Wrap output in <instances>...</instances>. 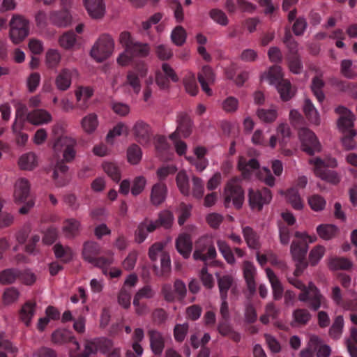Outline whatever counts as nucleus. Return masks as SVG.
Instances as JSON below:
<instances>
[{"label":"nucleus","mask_w":357,"mask_h":357,"mask_svg":"<svg viewBox=\"0 0 357 357\" xmlns=\"http://www.w3.org/2000/svg\"><path fill=\"white\" fill-rule=\"evenodd\" d=\"M176 185L181 193L184 196L190 195L189 178L184 171H180L176 177Z\"/></svg>","instance_id":"nucleus-38"},{"label":"nucleus","mask_w":357,"mask_h":357,"mask_svg":"<svg viewBox=\"0 0 357 357\" xmlns=\"http://www.w3.org/2000/svg\"><path fill=\"white\" fill-rule=\"evenodd\" d=\"M352 266L351 262L344 257L332 259L329 263V267L332 270H348Z\"/></svg>","instance_id":"nucleus-60"},{"label":"nucleus","mask_w":357,"mask_h":357,"mask_svg":"<svg viewBox=\"0 0 357 357\" xmlns=\"http://www.w3.org/2000/svg\"><path fill=\"white\" fill-rule=\"evenodd\" d=\"M256 268L254 264L250 261H245L243 263V275L246 281L248 288L250 292H255L256 289V283L255 280V275Z\"/></svg>","instance_id":"nucleus-26"},{"label":"nucleus","mask_w":357,"mask_h":357,"mask_svg":"<svg viewBox=\"0 0 357 357\" xmlns=\"http://www.w3.org/2000/svg\"><path fill=\"white\" fill-rule=\"evenodd\" d=\"M192 195L196 199H202L204 193V184L202 178L193 176L192 178Z\"/></svg>","instance_id":"nucleus-56"},{"label":"nucleus","mask_w":357,"mask_h":357,"mask_svg":"<svg viewBox=\"0 0 357 357\" xmlns=\"http://www.w3.org/2000/svg\"><path fill=\"white\" fill-rule=\"evenodd\" d=\"M198 81L201 84L202 90L208 95H212V91L208 85L215 82V75L213 70L208 66L202 67L201 71L198 73Z\"/></svg>","instance_id":"nucleus-19"},{"label":"nucleus","mask_w":357,"mask_h":357,"mask_svg":"<svg viewBox=\"0 0 357 357\" xmlns=\"http://www.w3.org/2000/svg\"><path fill=\"white\" fill-rule=\"evenodd\" d=\"M18 165L22 169H33L37 165L36 155L32 152L23 154L19 159Z\"/></svg>","instance_id":"nucleus-41"},{"label":"nucleus","mask_w":357,"mask_h":357,"mask_svg":"<svg viewBox=\"0 0 357 357\" xmlns=\"http://www.w3.org/2000/svg\"><path fill=\"white\" fill-rule=\"evenodd\" d=\"M243 234L248 247L252 249H258L259 248V236L250 227H244L243 228Z\"/></svg>","instance_id":"nucleus-37"},{"label":"nucleus","mask_w":357,"mask_h":357,"mask_svg":"<svg viewBox=\"0 0 357 357\" xmlns=\"http://www.w3.org/2000/svg\"><path fill=\"white\" fill-rule=\"evenodd\" d=\"M308 204L313 211H319L324 208L326 201L321 196L314 195L308 198Z\"/></svg>","instance_id":"nucleus-64"},{"label":"nucleus","mask_w":357,"mask_h":357,"mask_svg":"<svg viewBox=\"0 0 357 357\" xmlns=\"http://www.w3.org/2000/svg\"><path fill=\"white\" fill-rule=\"evenodd\" d=\"M350 333L351 340L347 341V350L351 357H357V328L352 327Z\"/></svg>","instance_id":"nucleus-57"},{"label":"nucleus","mask_w":357,"mask_h":357,"mask_svg":"<svg viewBox=\"0 0 357 357\" xmlns=\"http://www.w3.org/2000/svg\"><path fill=\"white\" fill-rule=\"evenodd\" d=\"M302 150L309 155H314L321 150V144L315 134L308 128H303L298 131Z\"/></svg>","instance_id":"nucleus-9"},{"label":"nucleus","mask_w":357,"mask_h":357,"mask_svg":"<svg viewBox=\"0 0 357 357\" xmlns=\"http://www.w3.org/2000/svg\"><path fill=\"white\" fill-rule=\"evenodd\" d=\"M93 91L90 87H81L75 92L78 107L82 109H86L87 100L93 96Z\"/></svg>","instance_id":"nucleus-34"},{"label":"nucleus","mask_w":357,"mask_h":357,"mask_svg":"<svg viewBox=\"0 0 357 357\" xmlns=\"http://www.w3.org/2000/svg\"><path fill=\"white\" fill-rule=\"evenodd\" d=\"M3 351L16 354L18 352V348L13 345L10 341L3 338V337L0 335V357H8Z\"/></svg>","instance_id":"nucleus-59"},{"label":"nucleus","mask_w":357,"mask_h":357,"mask_svg":"<svg viewBox=\"0 0 357 357\" xmlns=\"http://www.w3.org/2000/svg\"><path fill=\"white\" fill-rule=\"evenodd\" d=\"M192 257L195 260H199L204 263L208 260L215 259L217 252L212 238L207 236L199 238L195 243Z\"/></svg>","instance_id":"nucleus-6"},{"label":"nucleus","mask_w":357,"mask_h":357,"mask_svg":"<svg viewBox=\"0 0 357 357\" xmlns=\"http://www.w3.org/2000/svg\"><path fill=\"white\" fill-rule=\"evenodd\" d=\"M128 161L132 164H137L142 158V151L139 146L135 144H132L127 151Z\"/></svg>","instance_id":"nucleus-62"},{"label":"nucleus","mask_w":357,"mask_h":357,"mask_svg":"<svg viewBox=\"0 0 357 357\" xmlns=\"http://www.w3.org/2000/svg\"><path fill=\"white\" fill-rule=\"evenodd\" d=\"M52 341L55 344H63L68 342H73L79 347V343L69 331L56 330L52 335Z\"/></svg>","instance_id":"nucleus-33"},{"label":"nucleus","mask_w":357,"mask_h":357,"mask_svg":"<svg viewBox=\"0 0 357 357\" xmlns=\"http://www.w3.org/2000/svg\"><path fill=\"white\" fill-rule=\"evenodd\" d=\"M186 31L181 26H176L171 33V40L177 46L183 45L186 40Z\"/></svg>","instance_id":"nucleus-47"},{"label":"nucleus","mask_w":357,"mask_h":357,"mask_svg":"<svg viewBox=\"0 0 357 357\" xmlns=\"http://www.w3.org/2000/svg\"><path fill=\"white\" fill-rule=\"evenodd\" d=\"M344 326V318L342 315H337L335 317L333 322L328 331L329 336L335 340H339L343 332Z\"/></svg>","instance_id":"nucleus-30"},{"label":"nucleus","mask_w":357,"mask_h":357,"mask_svg":"<svg viewBox=\"0 0 357 357\" xmlns=\"http://www.w3.org/2000/svg\"><path fill=\"white\" fill-rule=\"evenodd\" d=\"M81 125L86 132L89 134L93 132L98 125L97 115L94 113L86 115L82 119Z\"/></svg>","instance_id":"nucleus-40"},{"label":"nucleus","mask_w":357,"mask_h":357,"mask_svg":"<svg viewBox=\"0 0 357 357\" xmlns=\"http://www.w3.org/2000/svg\"><path fill=\"white\" fill-rule=\"evenodd\" d=\"M30 194V183L24 178H19L15 183L14 199L18 204L25 202Z\"/></svg>","instance_id":"nucleus-18"},{"label":"nucleus","mask_w":357,"mask_h":357,"mask_svg":"<svg viewBox=\"0 0 357 357\" xmlns=\"http://www.w3.org/2000/svg\"><path fill=\"white\" fill-rule=\"evenodd\" d=\"M209 17L217 24L226 26L229 23V20L226 14L220 9L213 8L208 13Z\"/></svg>","instance_id":"nucleus-58"},{"label":"nucleus","mask_w":357,"mask_h":357,"mask_svg":"<svg viewBox=\"0 0 357 357\" xmlns=\"http://www.w3.org/2000/svg\"><path fill=\"white\" fill-rule=\"evenodd\" d=\"M167 188L162 182H159L153 185L150 200L153 205L159 206L162 204L167 197Z\"/></svg>","instance_id":"nucleus-23"},{"label":"nucleus","mask_w":357,"mask_h":357,"mask_svg":"<svg viewBox=\"0 0 357 357\" xmlns=\"http://www.w3.org/2000/svg\"><path fill=\"white\" fill-rule=\"evenodd\" d=\"M56 258L59 259L61 262L66 264L73 259V251L69 247H63L60 243H56L53 247Z\"/></svg>","instance_id":"nucleus-35"},{"label":"nucleus","mask_w":357,"mask_h":357,"mask_svg":"<svg viewBox=\"0 0 357 357\" xmlns=\"http://www.w3.org/2000/svg\"><path fill=\"white\" fill-rule=\"evenodd\" d=\"M146 75V69L144 66H140L136 70H129L126 75V80L124 86H130L135 94H139L141 91L140 77Z\"/></svg>","instance_id":"nucleus-14"},{"label":"nucleus","mask_w":357,"mask_h":357,"mask_svg":"<svg viewBox=\"0 0 357 357\" xmlns=\"http://www.w3.org/2000/svg\"><path fill=\"white\" fill-rule=\"evenodd\" d=\"M242 179L234 176L229 179L224 189V205L230 207L232 204L236 209H240L244 202V190L241 186Z\"/></svg>","instance_id":"nucleus-5"},{"label":"nucleus","mask_w":357,"mask_h":357,"mask_svg":"<svg viewBox=\"0 0 357 357\" xmlns=\"http://www.w3.org/2000/svg\"><path fill=\"white\" fill-rule=\"evenodd\" d=\"M114 42L108 34L99 37L91 50V56L98 62H102L109 58L113 52Z\"/></svg>","instance_id":"nucleus-8"},{"label":"nucleus","mask_w":357,"mask_h":357,"mask_svg":"<svg viewBox=\"0 0 357 357\" xmlns=\"http://www.w3.org/2000/svg\"><path fill=\"white\" fill-rule=\"evenodd\" d=\"M233 279L229 275H224L218 278V287L221 298H227V291L231 287Z\"/></svg>","instance_id":"nucleus-55"},{"label":"nucleus","mask_w":357,"mask_h":357,"mask_svg":"<svg viewBox=\"0 0 357 357\" xmlns=\"http://www.w3.org/2000/svg\"><path fill=\"white\" fill-rule=\"evenodd\" d=\"M217 245L219 251L222 255L224 259L226 260V261L231 265H233L236 262V259L234 255V253L230 248V246L228 245L227 242L222 240H218L217 241Z\"/></svg>","instance_id":"nucleus-42"},{"label":"nucleus","mask_w":357,"mask_h":357,"mask_svg":"<svg viewBox=\"0 0 357 357\" xmlns=\"http://www.w3.org/2000/svg\"><path fill=\"white\" fill-rule=\"evenodd\" d=\"M86 350L89 353L96 354L100 351L102 354H107L112 351L113 342L105 337L95 338L93 340H86Z\"/></svg>","instance_id":"nucleus-13"},{"label":"nucleus","mask_w":357,"mask_h":357,"mask_svg":"<svg viewBox=\"0 0 357 357\" xmlns=\"http://www.w3.org/2000/svg\"><path fill=\"white\" fill-rule=\"evenodd\" d=\"M176 248L185 259H188L192 250V243L189 234H182L176 240Z\"/></svg>","instance_id":"nucleus-22"},{"label":"nucleus","mask_w":357,"mask_h":357,"mask_svg":"<svg viewBox=\"0 0 357 357\" xmlns=\"http://www.w3.org/2000/svg\"><path fill=\"white\" fill-rule=\"evenodd\" d=\"M105 173L115 182L121 180V172L118 166L113 162H106L102 165Z\"/></svg>","instance_id":"nucleus-54"},{"label":"nucleus","mask_w":357,"mask_h":357,"mask_svg":"<svg viewBox=\"0 0 357 357\" xmlns=\"http://www.w3.org/2000/svg\"><path fill=\"white\" fill-rule=\"evenodd\" d=\"M100 253V248L98 243L94 241H87L84 243L82 256L85 261L91 264L96 267L102 269L104 275L107 274V266H110L113 263V257H98Z\"/></svg>","instance_id":"nucleus-4"},{"label":"nucleus","mask_w":357,"mask_h":357,"mask_svg":"<svg viewBox=\"0 0 357 357\" xmlns=\"http://www.w3.org/2000/svg\"><path fill=\"white\" fill-rule=\"evenodd\" d=\"M296 239L292 241L290 251L294 259L296 261V268L294 272V276L301 275L307 267L306 255L308 250L307 241L314 242L316 237L312 238L299 231L295 233Z\"/></svg>","instance_id":"nucleus-2"},{"label":"nucleus","mask_w":357,"mask_h":357,"mask_svg":"<svg viewBox=\"0 0 357 357\" xmlns=\"http://www.w3.org/2000/svg\"><path fill=\"white\" fill-rule=\"evenodd\" d=\"M49 20L55 26L65 27L70 24L71 15L67 8L53 10L50 13Z\"/></svg>","instance_id":"nucleus-21"},{"label":"nucleus","mask_w":357,"mask_h":357,"mask_svg":"<svg viewBox=\"0 0 357 357\" xmlns=\"http://www.w3.org/2000/svg\"><path fill=\"white\" fill-rule=\"evenodd\" d=\"M36 303L31 301H27L22 307L20 312L21 320L26 325L29 326L31 320L35 313Z\"/></svg>","instance_id":"nucleus-39"},{"label":"nucleus","mask_w":357,"mask_h":357,"mask_svg":"<svg viewBox=\"0 0 357 357\" xmlns=\"http://www.w3.org/2000/svg\"><path fill=\"white\" fill-rule=\"evenodd\" d=\"M298 300L307 303V307L313 310L317 311L321 307H328V301L320 291H316L314 293H300Z\"/></svg>","instance_id":"nucleus-11"},{"label":"nucleus","mask_w":357,"mask_h":357,"mask_svg":"<svg viewBox=\"0 0 357 357\" xmlns=\"http://www.w3.org/2000/svg\"><path fill=\"white\" fill-rule=\"evenodd\" d=\"M148 336L150 341V348L153 354L160 356L165 348V339L163 335L158 331L149 330Z\"/></svg>","instance_id":"nucleus-17"},{"label":"nucleus","mask_w":357,"mask_h":357,"mask_svg":"<svg viewBox=\"0 0 357 357\" xmlns=\"http://www.w3.org/2000/svg\"><path fill=\"white\" fill-rule=\"evenodd\" d=\"M335 112L340 115L337 121L338 128L344 135L342 139V145L347 150L353 149L355 147L354 137L356 135V131L353 129L355 116L351 111L342 106L337 107Z\"/></svg>","instance_id":"nucleus-3"},{"label":"nucleus","mask_w":357,"mask_h":357,"mask_svg":"<svg viewBox=\"0 0 357 357\" xmlns=\"http://www.w3.org/2000/svg\"><path fill=\"white\" fill-rule=\"evenodd\" d=\"M77 36L73 31L64 33L59 39V43L64 49H71L75 45Z\"/></svg>","instance_id":"nucleus-50"},{"label":"nucleus","mask_w":357,"mask_h":357,"mask_svg":"<svg viewBox=\"0 0 357 357\" xmlns=\"http://www.w3.org/2000/svg\"><path fill=\"white\" fill-rule=\"evenodd\" d=\"M183 84L186 91L191 96H195L198 92V86L194 73H189L183 79Z\"/></svg>","instance_id":"nucleus-48"},{"label":"nucleus","mask_w":357,"mask_h":357,"mask_svg":"<svg viewBox=\"0 0 357 357\" xmlns=\"http://www.w3.org/2000/svg\"><path fill=\"white\" fill-rule=\"evenodd\" d=\"M128 128L123 123H119L111 130L107 135V141L112 142L113 139L116 136H120L123 133L128 135Z\"/></svg>","instance_id":"nucleus-63"},{"label":"nucleus","mask_w":357,"mask_h":357,"mask_svg":"<svg viewBox=\"0 0 357 357\" xmlns=\"http://www.w3.org/2000/svg\"><path fill=\"white\" fill-rule=\"evenodd\" d=\"M158 227V224L153 222V220L149 218H145L141 222L135 231V239L138 243H142L146 238L148 234L153 232Z\"/></svg>","instance_id":"nucleus-15"},{"label":"nucleus","mask_w":357,"mask_h":357,"mask_svg":"<svg viewBox=\"0 0 357 357\" xmlns=\"http://www.w3.org/2000/svg\"><path fill=\"white\" fill-rule=\"evenodd\" d=\"M286 198L288 203H289L295 210H301L303 208V203L296 188H291L287 190Z\"/></svg>","instance_id":"nucleus-36"},{"label":"nucleus","mask_w":357,"mask_h":357,"mask_svg":"<svg viewBox=\"0 0 357 357\" xmlns=\"http://www.w3.org/2000/svg\"><path fill=\"white\" fill-rule=\"evenodd\" d=\"M303 112L308 121L315 125H319L320 119L319 113L310 99H305L303 105Z\"/></svg>","instance_id":"nucleus-31"},{"label":"nucleus","mask_w":357,"mask_h":357,"mask_svg":"<svg viewBox=\"0 0 357 357\" xmlns=\"http://www.w3.org/2000/svg\"><path fill=\"white\" fill-rule=\"evenodd\" d=\"M237 167L241 172L243 178H249L252 172L259 169V163L255 158L247 160L243 156H240L238 160Z\"/></svg>","instance_id":"nucleus-20"},{"label":"nucleus","mask_w":357,"mask_h":357,"mask_svg":"<svg viewBox=\"0 0 357 357\" xmlns=\"http://www.w3.org/2000/svg\"><path fill=\"white\" fill-rule=\"evenodd\" d=\"M174 220L172 213L168 210L163 211L159 213L158 219L153 222L158 224V227L162 226L165 228H169Z\"/></svg>","instance_id":"nucleus-61"},{"label":"nucleus","mask_w":357,"mask_h":357,"mask_svg":"<svg viewBox=\"0 0 357 357\" xmlns=\"http://www.w3.org/2000/svg\"><path fill=\"white\" fill-rule=\"evenodd\" d=\"M72 71L64 68L59 73L56 78V86L61 91L67 90L71 84Z\"/></svg>","instance_id":"nucleus-27"},{"label":"nucleus","mask_w":357,"mask_h":357,"mask_svg":"<svg viewBox=\"0 0 357 357\" xmlns=\"http://www.w3.org/2000/svg\"><path fill=\"white\" fill-rule=\"evenodd\" d=\"M324 82L320 77H315L313 78L311 89L314 96L317 98V100L319 102H322L325 98L324 94L322 91V88L324 87Z\"/></svg>","instance_id":"nucleus-53"},{"label":"nucleus","mask_w":357,"mask_h":357,"mask_svg":"<svg viewBox=\"0 0 357 357\" xmlns=\"http://www.w3.org/2000/svg\"><path fill=\"white\" fill-rule=\"evenodd\" d=\"M76 146V139L68 136H61L57 138L54 144L55 151L63 150V160L56 162L53 172V178L57 187H63L69 182V178L67 175L68 167L65 164V162H71L75 158L76 155L75 148Z\"/></svg>","instance_id":"nucleus-1"},{"label":"nucleus","mask_w":357,"mask_h":357,"mask_svg":"<svg viewBox=\"0 0 357 357\" xmlns=\"http://www.w3.org/2000/svg\"><path fill=\"white\" fill-rule=\"evenodd\" d=\"M283 75L282 73V68L278 66H273L269 68V70L267 74V79L270 84L272 85H278L282 80H284L282 78Z\"/></svg>","instance_id":"nucleus-49"},{"label":"nucleus","mask_w":357,"mask_h":357,"mask_svg":"<svg viewBox=\"0 0 357 357\" xmlns=\"http://www.w3.org/2000/svg\"><path fill=\"white\" fill-rule=\"evenodd\" d=\"M266 273L267 278H268V280L271 284L273 298L276 301L281 299L284 292L283 287L281 282H280L275 273L271 268H266Z\"/></svg>","instance_id":"nucleus-25"},{"label":"nucleus","mask_w":357,"mask_h":357,"mask_svg":"<svg viewBox=\"0 0 357 357\" xmlns=\"http://www.w3.org/2000/svg\"><path fill=\"white\" fill-rule=\"evenodd\" d=\"M132 133L135 140L140 144L148 145L152 137L151 129L149 124L143 121H137L132 127Z\"/></svg>","instance_id":"nucleus-12"},{"label":"nucleus","mask_w":357,"mask_h":357,"mask_svg":"<svg viewBox=\"0 0 357 357\" xmlns=\"http://www.w3.org/2000/svg\"><path fill=\"white\" fill-rule=\"evenodd\" d=\"M19 277V270L17 268H7L0 272V283L9 284L15 282Z\"/></svg>","instance_id":"nucleus-44"},{"label":"nucleus","mask_w":357,"mask_h":357,"mask_svg":"<svg viewBox=\"0 0 357 357\" xmlns=\"http://www.w3.org/2000/svg\"><path fill=\"white\" fill-rule=\"evenodd\" d=\"M80 222L75 219H68L63 222V231L66 238H72L77 236L79 231Z\"/></svg>","instance_id":"nucleus-32"},{"label":"nucleus","mask_w":357,"mask_h":357,"mask_svg":"<svg viewBox=\"0 0 357 357\" xmlns=\"http://www.w3.org/2000/svg\"><path fill=\"white\" fill-rule=\"evenodd\" d=\"M276 87L282 100L287 101L292 97L291 85L289 81L287 79L282 80L280 83L276 85Z\"/></svg>","instance_id":"nucleus-52"},{"label":"nucleus","mask_w":357,"mask_h":357,"mask_svg":"<svg viewBox=\"0 0 357 357\" xmlns=\"http://www.w3.org/2000/svg\"><path fill=\"white\" fill-rule=\"evenodd\" d=\"M314 173L322 180H325L333 184H337L340 181L338 174L335 172L328 169H320V167H319L318 169L314 170Z\"/></svg>","instance_id":"nucleus-43"},{"label":"nucleus","mask_w":357,"mask_h":357,"mask_svg":"<svg viewBox=\"0 0 357 357\" xmlns=\"http://www.w3.org/2000/svg\"><path fill=\"white\" fill-rule=\"evenodd\" d=\"M293 318L294 321L300 325H306L311 319L312 315L308 310L305 308H298L293 312Z\"/></svg>","instance_id":"nucleus-45"},{"label":"nucleus","mask_w":357,"mask_h":357,"mask_svg":"<svg viewBox=\"0 0 357 357\" xmlns=\"http://www.w3.org/2000/svg\"><path fill=\"white\" fill-rule=\"evenodd\" d=\"M26 119L33 126H41L50 123L52 120V116L45 109H35L27 114Z\"/></svg>","instance_id":"nucleus-16"},{"label":"nucleus","mask_w":357,"mask_h":357,"mask_svg":"<svg viewBox=\"0 0 357 357\" xmlns=\"http://www.w3.org/2000/svg\"><path fill=\"white\" fill-rule=\"evenodd\" d=\"M178 122V125L175 131L178 133V137L181 135L183 137H188L191 132L192 122L190 117L186 114H181Z\"/></svg>","instance_id":"nucleus-28"},{"label":"nucleus","mask_w":357,"mask_h":357,"mask_svg":"<svg viewBox=\"0 0 357 357\" xmlns=\"http://www.w3.org/2000/svg\"><path fill=\"white\" fill-rule=\"evenodd\" d=\"M310 162L314 165V171L320 169H328V167H335L337 166V160L334 158H327L324 160L320 158H315L310 160Z\"/></svg>","instance_id":"nucleus-46"},{"label":"nucleus","mask_w":357,"mask_h":357,"mask_svg":"<svg viewBox=\"0 0 357 357\" xmlns=\"http://www.w3.org/2000/svg\"><path fill=\"white\" fill-rule=\"evenodd\" d=\"M150 52V47L147 43H142L135 41L134 43L128 47L126 53L131 57H145L148 56Z\"/></svg>","instance_id":"nucleus-29"},{"label":"nucleus","mask_w":357,"mask_h":357,"mask_svg":"<svg viewBox=\"0 0 357 357\" xmlns=\"http://www.w3.org/2000/svg\"><path fill=\"white\" fill-rule=\"evenodd\" d=\"M337 230V227L333 225H321L317 228L319 236L325 240L331 239L335 236Z\"/></svg>","instance_id":"nucleus-51"},{"label":"nucleus","mask_w":357,"mask_h":357,"mask_svg":"<svg viewBox=\"0 0 357 357\" xmlns=\"http://www.w3.org/2000/svg\"><path fill=\"white\" fill-rule=\"evenodd\" d=\"M86 9L93 18H100L105 13L103 0H83Z\"/></svg>","instance_id":"nucleus-24"},{"label":"nucleus","mask_w":357,"mask_h":357,"mask_svg":"<svg viewBox=\"0 0 357 357\" xmlns=\"http://www.w3.org/2000/svg\"><path fill=\"white\" fill-rule=\"evenodd\" d=\"M271 199V191L266 188L261 190L250 189L248 191L249 205L252 210L260 211L264 205L269 204Z\"/></svg>","instance_id":"nucleus-10"},{"label":"nucleus","mask_w":357,"mask_h":357,"mask_svg":"<svg viewBox=\"0 0 357 357\" xmlns=\"http://www.w3.org/2000/svg\"><path fill=\"white\" fill-rule=\"evenodd\" d=\"M9 25V36L14 44L20 43L29 34V22L22 15H13Z\"/></svg>","instance_id":"nucleus-7"}]
</instances>
